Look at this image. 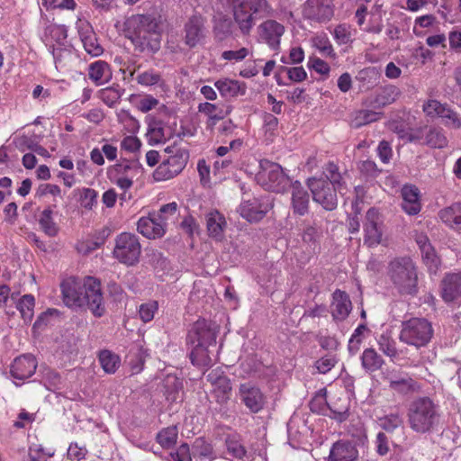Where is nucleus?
Wrapping results in <instances>:
<instances>
[{
    "label": "nucleus",
    "instance_id": "f257e3e1",
    "mask_svg": "<svg viewBox=\"0 0 461 461\" xmlns=\"http://www.w3.org/2000/svg\"><path fill=\"white\" fill-rule=\"evenodd\" d=\"M64 303L72 309L87 306L95 317H101L105 312L100 282L92 276H86L83 282L76 277L65 279L61 285Z\"/></svg>",
    "mask_w": 461,
    "mask_h": 461
},
{
    "label": "nucleus",
    "instance_id": "f03ea898",
    "mask_svg": "<svg viewBox=\"0 0 461 461\" xmlns=\"http://www.w3.org/2000/svg\"><path fill=\"white\" fill-rule=\"evenodd\" d=\"M125 36L135 49L141 52L155 53L160 49L161 31L159 21L152 14H133L123 23Z\"/></svg>",
    "mask_w": 461,
    "mask_h": 461
},
{
    "label": "nucleus",
    "instance_id": "7ed1b4c3",
    "mask_svg": "<svg viewBox=\"0 0 461 461\" xmlns=\"http://www.w3.org/2000/svg\"><path fill=\"white\" fill-rule=\"evenodd\" d=\"M233 21L243 36L251 33L258 20L273 15L274 9L267 0H227Z\"/></svg>",
    "mask_w": 461,
    "mask_h": 461
},
{
    "label": "nucleus",
    "instance_id": "20e7f679",
    "mask_svg": "<svg viewBox=\"0 0 461 461\" xmlns=\"http://www.w3.org/2000/svg\"><path fill=\"white\" fill-rule=\"evenodd\" d=\"M407 421L414 432L430 433L438 429L440 423L438 406L429 397H419L408 408Z\"/></svg>",
    "mask_w": 461,
    "mask_h": 461
},
{
    "label": "nucleus",
    "instance_id": "39448f33",
    "mask_svg": "<svg viewBox=\"0 0 461 461\" xmlns=\"http://www.w3.org/2000/svg\"><path fill=\"white\" fill-rule=\"evenodd\" d=\"M389 276L402 294H416L418 276L416 268L409 258L393 260L389 265Z\"/></svg>",
    "mask_w": 461,
    "mask_h": 461
},
{
    "label": "nucleus",
    "instance_id": "423d86ee",
    "mask_svg": "<svg viewBox=\"0 0 461 461\" xmlns=\"http://www.w3.org/2000/svg\"><path fill=\"white\" fill-rule=\"evenodd\" d=\"M431 323L425 318H411L402 322L399 339L409 346L420 348L427 346L433 337Z\"/></svg>",
    "mask_w": 461,
    "mask_h": 461
},
{
    "label": "nucleus",
    "instance_id": "0eeeda50",
    "mask_svg": "<svg viewBox=\"0 0 461 461\" xmlns=\"http://www.w3.org/2000/svg\"><path fill=\"white\" fill-rule=\"evenodd\" d=\"M162 162L153 173L156 181H165L177 176L185 167L188 154L175 146L164 149Z\"/></svg>",
    "mask_w": 461,
    "mask_h": 461
},
{
    "label": "nucleus",
    "instance_id": "6e6552de",
    "mask_svg": "<svg viewBox=\"0 0 461 461\" xmlns=\"http://www.w3.org/2000/svg\"><path fill=\"white\" fill-rule=\"evenodd\" d=\"M257 177L265 189L276 193L284 192L290 182L282 167L269 160H262L260 162V170Z\"/></svg>",
    "mask_w": 461,
    "mask_h": 461
},
{
    "label": "nucleus",
    "instance_id": "1a4fd4ad",
    "mask_svg": "<svg viewBox=\"0 0 461 461\" xmlns=\"http://www.w3.org/2000/svg\"><path fill=\"white\" fill-rule=\"evenodd\" d=\"M140 253L141 246L139 238L135 234L122 232L117 236L113 256L121 263L133 266L139 261Z\"/></svg>",
    "mask_w": 461,
    "mask_h": 461
},
{
    "label": "nucleus",
    "instance_id": "9d476101",
    "mask_svg": "<svg viewBox=\"0 0 461 461\" xmlns=\"http://www.w3.org/2000/svg\"><path fill=\"white\" fill-rule=\"evenodd\" d=\"M206 381L210 384V394L221 406L226 405L230 399L232 385L230 379L220 368L212 369L206 375Z\"/></svg>",
    "mask_w": 461,
    "mask_h": 461
},
{
    "label": "nucleus",
    "instance_id": "9b49d317",
    "mask_svg": "<svg viewBox=\"0 0 461 461\" xmlns=\"http://www.w3.org/2000/svg\"><path fill=\"white\" fill-rule=\"evenodd\" d=\"M307 185L315 203L321 204L327 211H332L337 207L336 187L330 185L327 180L316 177L309 178Z\"/></svg>",
    "mask_w": 461,
    "mask_h": 461
},
{
    "label": "nucleus",
    "instance_id": "f8f14e48",
    "mask_svg": "<svg viewBox=\"0 0 461 461\" xmlns=\"http://www.w3.org/2000/svg\"><path fill=\"white\" fill-rule=\"evenodd\" d=\"M217 333L218 326L215 323L205 320H198L189 331L187 339L191 344H203L214 348Z\"/></svg>",
    "mask_w": 461,
    "mask_h": 461
},
{
    "label": "nucleus",
    "instance_id": "ddd939ff",
    "mask_svg": "<svg viewBox=\"0 0 461 461\" xmlns=\"http://www.w3.org/2000/svg\"><path fill=\"white\" fill-rule=\"evenodd\" d=\"M284 33L285 26L271 19L264 21L258 27V41L266 43L273 50H279Z\"/></svg>",
    "mask_w": 461,
    "mask_h": 461
},
{
    "label": "nucleus",
    "instance_id": "4468645a",
    "mask_svg": "<svg viewBox=\"0 0 461 461\" xmlns=\"http://www.w3.org/2000/svg\"><path fill=\"white\" fill-rule=\"evenodd\" d=\"M364 230V243L368 247H375L382 242L383 224L376 209L371 208L366 212Z\"/></svg>",
    "mask_w": 461,
    "mask_h": 461
},
{
    "label": "nucleus",
    "instance_id": "2eb2a0df",
    "mask_svg": "<svg viewBox=\"0 0 461 461\" xmlns=\"http://www.w3.org/2000/svg\"><path fill=\"white\" fill-rule=\"evenodd\" d=\"M238 395L241 402L253 413H258L264 408L265 396L263 393L249 382L240 384Z\"/></svg>",
    "mask_w": 461,
    "mask_h": 461
},
{
    "label": "nucleus",
    "instance_id": "dca6fc26",
    "mask_svg": "<svg viewBox=\"0 0 461 461\" xmlns=\"http://www.w3.org/2000/svg\"><path fill=\"white\" fill-rule=\"evenodd\" d=\"M271 208L272 205L270 203L254 197L243 201L238 211L240 216L248 221L258 222L266 216L267 212Z\"/></svg>",
    "mask_w": 461,
    "mask_h": 461
},
{
    "label": "nucleus",
    "instance_id": "f3484780",
    "mask_svg": "<svg viewBox=\"0 0 461 461\" xmlns=\"http://www.w3.org/2000/svg\"><path fill=\"white\" fill-rule=\"evenodd\" d=\"M303 14L305 17L317 22L330 21L334 14L332 0H307Z\"/></svg>",
    "mask_w": 461,
    "mask_h": 461
},
{
    "label": "nucleus",
    "instance_id": "a211bd4d",
    "mask_svg": "<svg viewBox=\"0 0 461 461\" xmlns=\"http://www.w3.org/2000/svg\"><path fill=\"white\" fill-rule=\"evenodd\" d=\"M185 42L190 48L200 44L205 38L204 20L202 16L193 15L185 25Z\"/></svg>",
    "mask_w": 461,
    "mask_h": 461
},
{
    "label": "nucleus",
    "instance_id": "6ab92c4d",
    "mask_svg": "<svg viewBox=\"0 0 461 461\" xmlns=\"http://www.w3.org/2000/svg\"><path fill=\"white\" fill-rule=\"evenodd\" d=\"M444 302L452 303L461 298V272L447 274L440 283Z\"/></svg>",
    "mask_w": 461,
    "mask_h": 461
},
{
    "label": "nucleus",
    "instance_id": "aec40b11",
    "mask_svg": "<svg viewBox=\"0 0 461 461\" xmlns=\"http://www.w3.org/2000/svg\"><path fill=\"white\" fill-rule=\"evenodd\" d=\"M156 216L153 212L149 216L141 217L137 222L138 231L147 239H158L166 234L167 228L161 220L155 219Z\"/></svg>",
    "mask_w": 461,
    "mask_h": 461
},
{
    "label": "nucleus",
    "instance_id": "412c9836",
    "mask_svg": "<svg viewBox=\"0 0 461 461\" xmlns=\"http://www.w3.org/2000/svg\"><path fill=\"white\" fill-rule=\"evenodd\" d=\"M310 197L306 190L302 186L299 181L292 184L291 204L293 212L296 215L303 216L309 211Z\"/></svg>",
    "mask_w": 461,
    "mask_h": 461
},
{
    "label": "nucleus",
    "instance_id": "4be33fe9",
    "mask_svg": "<svg viewBox=\"0 0 461 461\" xmlns=\"http://www.w3.org/2000/svg\"><path fill=\"white\" fill-rule=\"evenodd\" d=\"M351 308V301L348 295L341 290H336L332 294V303L330 305V311L334 320H345L348 316Z\"/></svg>",
    "mask_w": 461,
    "mask_h": 461
},
{
    "label": "nucleus",
    "instance_id": "5701e85b",
    "mask_svg": "<svg viewBox=\"0 0 461 461\" xmlns=\"http://www.w3.org/2000/svg\"><path fill=\"white\" fill-rule=\"evenodd\" d=\"M358 452L348 441L336 442L330 453V461H357Z\"/></svg>",
    "mask_w": 461,
    "mask_h": 461
},
{
    "label": "nucleus",
    "instance_id": "b1692460",
    "mask_svg": "<svg viewBox=\"0 0 461 461\" xmlns=\"http://www.w3.org/2000/svg\"><path fill=\"white\" fill-rule=\"evenodd\" d=\"M205 219L209 236L216 240H221L227 225L224 216L218 211L212 210L206 213Z\"/></svg>",
    "mask_w": 461,
    "mask_h": 461
},
{
    "label": "nucleus",
    "instance_id": "393cba45",
    "mask_svg": "<svg viewBox=\"0 0 461 461\" xmlns=\"http://www.w3.org/2000/svg\"><path fill=\"white\" fill-rule=\"evenodd\" d=\"M402 208L410 215H415L420 211V192L414 185H404L402 189Z\"/></svg>",
    "mask_w": 461,
    "mask_h": 461
},
{
    "label": "nucleus",
    "instance_id": "a878e982",
    "mask_svg": "<svg viewBox=\"0 0 461 461\" xmlns=\"http://www.w3.org/2000/svg\"><path fill=\"white\" fill-rule=\"evenodd\" d=\"M438 217L451 230L461 233V203L441 209Z\"/></svg>",
    "mask_w": 461,
    "mask_h": 461
},
{
    "label": "nucleus",
    "instance_id": "bb28decb",
    "mask_svg": "<svg viewBox=\"0 0 461 461\" xmlns=\"http://www.w3.org/2000/svg\"><path fill=\"white\" fill-rule=\"evenodd\" d=\"M198 111L207 116L206 127L211 131L213 130L219 121L223 120L230 113L229 107L222 109L211 103L200 104Z\"/></svg>",
    "mask_w": 461,
    "mask_h": 461
},
{
    "label": "nucleus",
    "instance_id": "cd10ccee",
    "mask_svg": "<svg viewBox=\"0 0 461 461\" xmlns=\"http://www.w3.org/2000/svg\"><path fill=\"white\" fill-rule=\"evenodd\" d=\"M389 388L398 393L407 394L419 392L420 385L418 382L408 375L400 377H391L389 379Z\"/></svg>",
    "mask_w": 461,
    "mask_h": 461
},
{
    "label": "nucleus",
    "instance_id": "c85d7f7f",
    "mask_svg": "<svg viewBox=\"0 0 461 461\" xmlns=\"http://www.w3.org/2000/svg\"><path fill=\"white\" fill-rule=\"evenodd\" d=\"M399 95L400 90L398 87L393 85H387L378 91L374 100L371 102V105L374 108L384 107L395 102Z\"/></svg>",
    "mask_w": 461,
    "mask_h": 461
},
{
    "label": "nucleus",
    "instance_id": "c756f323",
    "mask_svg": "<svg viewBox=\"0 0 461 461\" xmlns=\"http://www.w3.org/2000/svg\"><path fill=\"white\" fill-rule=\"evenodd\" d=\"M81 41L85 50L93 57L100 56L103 53V48L98 43L95 33L90 26L79 31Z\"/></svg>",
    "mask_w": 461,
    "mask_h": 461
},
{
    "label": "nucleus",
    "instance_id": "7c9ffc66",
    "mask_svg": "<svg viewBox=\"0 0 461 461\" xmlns=\"http://www.w3.org/2000/svg\"><path fill=\"white\" fill-rule=\"evenodd\" d=\"M214 86L219 90L220 94L226 98L244 95L246 90L245 84L228 78L217 80Z\"/></svg>",
    "mask_w": 461,
    "mask_h": 461
},
{
    "label": "nucleus",
    "instance_id": "2f4dec72",
    "mask_svg": "<svg viewBox=\"0 0 461 461\" xmlns=\"http://www.w3.org/2000/svg\"><path fill=\"white\" fill-rule=\"evenodd\" d=\"M89 78L96 85L107 83L112 77L109 65L103 60H97L89 66Z\"/></svg>",
    "mask_w": 461,
    "mask_h": 461
},
{
    "label": "nucleus",
    "instance_id": "473e14b6",
    "mask_svg": "<svg viewBox=\"0 0 461 461\" xmlns=\"http://www.w3.org/2000/svg\"><path fill=\"white\" fill-rule=\"evenodd\" d=\"M29 358L25 356L16 357L11 365L10 373L16 385H21L29 377Z\"/></svg>",
    "mask_w": 461,
    "mask_h": 461
},
{
    "label": "nucleus",
    "instance_id": "72a5a7b5",
    "mask_svg": "<svg viewBox=\"0 0 461 461\" xmlns=\"http://www.w3.org/2000/svg\"><path fill=\"white\" fill-rule=\"evenodd\" d=\"M194 347L190 352V359L193 365L199 367H206L212 365L210 348L212 346L203 344H193Z\"/></svg>",
    "mask_w": 461,
    "mask_h": 461
},
{
    "label": "nucleus",
    "instance_id": "f704fd0d",
    "mask_svg": "<svg viewBox=\"0 0 461 461\" xmlns=\"http://www.w3.org/2000/svg\"><path fill=\"white\" fill-rule=\"evenodd\" d=\"M424 143L432 149H444L447 146L448 140L441 128H425Z\"/></svg>",
    "mask_w": 461,
    "mask_h": 461
},
{
    "label": "nucleus",
    "instance_id": "c9c22d12",
    "mask_svg": "<svg viewBox=\"0 0 461 461\" xmlns=\"http://www.w3.org/2000/svg\"><path fill=\"white\" fill-rule=\"evenodd\" d=\"M361 361L363 367L368 372L377 371L384 365V359L374 348L365 349Z\"/></svg>",
    "mask_w": 461,
    "mask_h": 461
},
{
    "label": "nucleus",
    "instance_id": "e433bc0d",
    "mask_svg": "<svg viewBox=\"0 0 461 461\" xmlns=\"http://www.w3.org/2000/svg\"><path fill=\"white\" fill-rule=\"evenodd\" d=\"M147 136L151 144H158L170 139L172 132L169 127L163 125L161 122H156L149 128Z\"/></svg>",
    "mask_w": 461,
    "mask_h": 461
},
{
    "label": "nucleus",
    "instance_id": "4c0bfd02",
    "mask_svg": "<svg viewBox=\"0 0 461 461\" xmlns=\"http://www.w3.org/2000/svg\"><path fill=\"white\" fill-rule=\"evenodd\" d=\"M51 52L57 68H64L73 59L72 48L70 45L55 46L50 45Z\"/></svg>",
    "mask_w": 461,
    "mask_h": 461
},
{
    "label": "nucleus",
    "instance_id": "58836bf2",
    "mask_svg": "<svg viewBox=\"0 0 461 461\" xmlns=\"http://www.w3.org/2000/svg\"><path fill=\"white\" fill-rule=\"evenodd\" d=\"M135 79L138 84L144 86H162L164 84L160 73L152 68L138 72Z\"/></svg>",
    "mask_w": 461,
    "mask_h": 461
},
{
    "label": "nucleus",
    "instance_id": "ea45409f",
    "mask_svg": "<svg viewBox=\"0 0 461 461\" xmlns=\"http://www.w3.org/2000/svg\"><path fill=\"white\" fill-rule=\"evenodd\" d=\"M140 172V167L133 162L121 161L113 166L109 170V177L118 176H135Z\"/></svg>",
    "mask_w": 461,
    "mask_h": 461
},
{
    "label": "nucleus",
    "instance_id": "a19ab883",
    "mask_svg": "<svg viewBox=\"0 0 461 461\" xmlns=\"http://www.w3.org/2000/svg\"><path fill=\"white\" fill-rule=\"evenodd\" d=\"M99 361L103 369L108 374L115 373L120 365L119 357L109 350L100 352Z\"/></svg>",
    "mask_w": 461,
    "mask_h": 461
},
{
    "label": "nucleus",
    "instance_id": "79ce46f5",
    "mask_svg": "<svg viewBox=\"0 0 461 461\" xmlns=\"http://www.w3.org/2000/svg\"><path fill=\"white\" fill-rule=\"evenodd\" d=\"M368 331L366 325L360 324L353 332L348 341V351L351 355L357 354L365 339V333Z\"/></svg>",
    "mask_w": 461,
    "mask_h": 461
},
{
    "label": "nucleus",
    "instance_id": "37998d69",
    "mask_svg": "<svg viewBox=\"0 0 461 461\" xmlns=\"http://www.w3.org/2000/svg\"><path fill=\"white\" fill-rule=\"evenodd\" d=\"M379 115L380 113L369 110L357 111L351 121V125L354 128H360L363 125L377 121Z\"/></svg>",
    "mask_w": 461,
    "mask_h": 461
},
{
    "label": "nucleus",
    "instance_id": "c03bdc74",
    "mask_svg": "<svg viewBox=\"0 0 461 461\" xmlns=\"http://www.w3.org/2000/svg\"><path fill=\"white\" fill-rule=\"evenodd\" d=\"M177 438V429L176 427H167L162 429L157 436V440L161 447L169 448L175 445Z\"/></svg>",
    "mask_w": 461,
    "mask_h": 461
},
{
    "label": "nucleus",
    "instance_id": "a18cd8bd",
    "mask_svg": "<svg viewBox=\"0 0 461 461\" xmlns=\"http://www.w3.org/2000/svg\"><path fill=\"white\" fill-rule=\"evenodd\" d=\"M50 41H55L51 45L55 46H67L69 45L67 41V30L62 25L52 24L48 27Z\"/></svg>",
    "mask_w": 461,
    "mask_h": 461
},
{
    "label": "nucleus",
    "instance_id": "49530a36",
    "mask_svg": "<svg viewBox=\"0 0 461 461\" xmlns=\"http://www.w3.org/2000/svg\"><path fill=\"white\" fill-rule=\"evenodd\" d=\"M178 211V204L176 202H172L167 204H164L160 207L158 212H154L157 220H161V223H164V226L167 227V221L172 219Z\"/></svg>",
    "mask_w": 461,
    "mask_h": 461
},
{
    "label": "nucleus",
    "instance_id": "de8ad7c7",
    "mask_svg": "<svg viewBox=\"0 0 461 461\" xmlns=\"http://www.w3.org/2000/svg\"><path fill=\"white\" fill-rule=\"evenodd\" d=\"M379 349L392 360L398 356L395 341L387 335H381L378 339Z\"/></svg>",
    "mask_w": 461,
    "mask_h": 461
},
{
    "label": "nucleus",
    "instance_id": "09e8293b",
    "mask_svg": "<svg viewBox=\"0 0 461 461\" xmlns=\"http://www.w3.org/2000/svg\"><path fill=\"white\" fill-rule=\"evenodd\" d=\"M379 424L386 431H393L396 429H403V420L397 413H391L381 418Z\"/></svg>",
    "mask_w": 461,
    "mask_h": 461
},
{
    "label": "nucleus",
    "instance_id": "8fccbe9b",
    "mask_svg": "<svg viewBox=\"0 0 461 461\" xmlns=\"http://www.w3.org/2000/svg\"><path fill=\"white\" fill-rule=\"evenodd\" d=\"M422 259L429 270L431 273H436L440 266V259L436 255L435 249L432 246L425 247V249L421 251Z\"/></svg>",
    "mask_w": 461,
    "mask_h": 461
},
{
    "label": "nucleus",
    "instance_id": "3c124183",
    "mask_svg": "<svg viewBox=\"0 0 461 461\" xmlns=\"http://www.w3.org/2000/svg\"><path fill=\"white\" fill-rule=\"evenodd\" d=\"M325 176L328 182L330 184V185L335 186L337 185V188L339 192H341L342 187V176L339 172V167L337 165H335L333 162H329L325 167Z\"/></svg>",
    "mask_w": 461,
    "mask_h": 461
},
{
    "label": "nucleus",
    "instance_id": "603ef678",
    "mask_svg": "<svg viewBox=\"0 0 461 461\" xmlns=\"http://www.w3.org/2000/svg\"><path fill=\"white\" fill-rule=\"evenodd\" d=\"M380 73L375 68H366L359 72V79L366 81V89H371L379 83Z\"/></svg>",
    "mask_w": 461,
    "mask_h": 461
},
{
    "label": "nucleus",
    "instance_id": "864d4df0",
    "mask_svg": "<svg viewBox=\"0 0 461 461\" xmlns=\"http://www.w3.org/2000/svg\"><path fill=\"white\" fill-rule=\"evenodd\" d=\"M79 201L82 207L91 210L97 203V192L92 188H82L79 191Z\"/></svg>",
    "mask_w": 461,
    "mask_h": 461
},
{
    "label": "nucleus",
    "instance_id": "5fc2aeb1",
    "mask_svg": "<svg viewBox=\"0 0 461 461\" xmlns=\"http://www.w3.org/2000/svg\"><path fill=\"white\" fill-rule=\"evenodd\" d=\"M320 232L314 225L305 227L302 234V240L311 249L315 250L318 247Z\"/></svg>",
    "mask_w": 461,
    "mask_h": 461
},
{
    "label": "nucleus",
    "instance_id": "6e6d98bb",
    "mask_svg": "<svg viewBox=\"0 0 461 461\" xmlns=\"http://www.w3.org/2000/svg\"><path fill=\"white\" fill-rule=\"evenodd\" d=\"M121 92L118 88L111 86L101 89L99 97L109 107H113L121 98Z\"/></svg>",
    "mask_w": 461,
    "mask_h": 461
},
{
    "label": "nucleus",
    "instance_id": "4d7b16f0",
    "mask_svg": "<svg viewBox=\"0 0 461 461\" xmlns=\"http://www.w3.org/2000/svg\"><path fill=\"white\" fill-rule=\"evenodd\" d=\"M51 210L46 209L41 212L39 219L41 228L50 236H54L57 233V227L51 218Z\"/></svg>",
    "mask_w": 461,
    "mask_h": 461
},
{
    "label": "nucleus",
    "instance_id": "13d9d810",
    "mask_svg": "<svg viewBox=\"0 0 461 461\" xmlns=\"http://www.w3.org/2000/svg\"><path fill=\"white\" fill-rule=\"evenodd\" d=\"M441 119L443 120L445 125L447 127H452L455 129H458L461 127L460 115L448 106H447L446 110L441 115Z\"/></svg>",
    "mask_w": 461,
    "mask_h": 461
},
{
    "label": "nucleus",
    "instance_id": "bf43d9fd",
    "mask_svg": "<svg viewBox=\"0 0 461 461\" xmlns=\"http://www.w3.org/2000/svg\"><path fill=\"white\" fill-rule=\"evenodd\" d=\"M226 447L229 454L233 457L242 459L246 456L245 447L236 439L228 438L226 439Z\"/></svg>",
    "mask_w": 461,
    "mask_h": 461
},
{
    "label": "nucleus",
    "instance_id": "052dcab7",
    "mask_svg": "<svg viewBox=\"0 0 461 461\" xmlns=\"http://www.w3.org/2000/svg\"><path fill=\"white\" fill-rule=\"evenodd\" d=\"M158 310V303L157 302H149L147 303H143L140 306L139 314L140 319L144 322L150 321L154 318V314Z\"/></svg>",
    "mask_w": 461,
    "mask_h": 461
},
{
    "label": "nucleus",
    "instance_id": "680f3d73",
    "mask_svg": "<svg viewBox=\"0 0 461 461\" xmlns=\"http://www.w3.org/2000/svg\"><path fill=\"white\" fill-rule=\"evenodd\" d=\"M57 313L58 311L56 309H48L45 312H42L33 324L34 333L44 330V328L50 323L51 316Z\"/></svg>",
    "mask_w": 461,
    "mask_h": 461
},
{
    "label": "nucleus",
    "instance_id": "e2e57ef3",
    "mask_svg": "<svg viewBox=\"0 0 461 461\" xmlns=\"http://www.w3.org/2000/svg\"><path fill=\"white\" fill-rule=\"evenodd\" d=\"M314 46L326 56H334V50L329 39L325 36H317L313 40Z\"/></svg>",
    "mask_w": 461,
    "mask_h": 461
},
{
    "label": "nucleus",
    "instance_id": "0e129e2a",
    "mask_svg": "<svg viewBox=\"0 0 461 461\" xmlns=\"http://www.w3.org/2000/svg\"><path fill=\"white\" fill-rule=\"evenodd\" d=\"M336 362L334 357L325 356L315 362V367L321 374H326L331 370Z\"/></svg>",
    "mask_w": 461,
    "mask_h": 461
},
{
    "label": "nucleus",
    "instance_id": "69168bd1",
    "mask_svg": "<svg viewBox=\"0 0 461 461\" xmlns=\"http://www.w3.org/2000/svg\"><path fill=\"white\" fill-rule=\"evenodd\" d=\"M334 37L339 44H347L351 41L349 29L345 24H339L334 29Z\"/></svg>",
    "mask_w": 461,
    "mask_h": 461
},
{
    "label": "nucleus",
    "instance_id": "338daca9",
    "mask_svg": "<svg viewBox=\"0 0 461 461\" xmlns=\"http://www.w3.org/2000/svg\"><path fill=\"white\" fill-rule=\"evenodd\" d=\"M249 54V49L243 47L238 50H225L221 54L224 60H243Z\"/></svg>",
    "mask_w": 461,
    "mask_h": 461
},
{
    "label": "nucleus",
    "instance_id": "774afa93",
    "mask_svg": "<svg viewBox=\"0 0 461 461\" xmlns=\"http://www.w3.org/2000/svg\"><path fill=\"white\" fill-rule=\"evenodd\" d=\"M308 66L321 75H328L330 72L328 63L319 58H311Z\"/></svg>",
    "mask_w": 461,
    "mask_h": 461
}]
</instances>
